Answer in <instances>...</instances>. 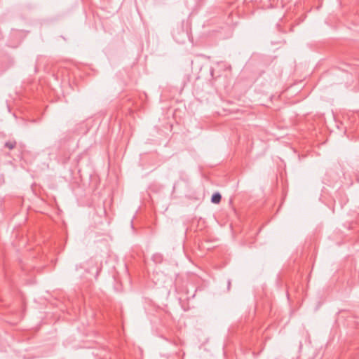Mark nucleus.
Masks as SVG:
<instances>
[{
    "label": "nucleus",
    "mask_w": 359,
    "mask_h": 359,
    "mask_svg": "<svg viewBox=\"0 0 359 359\" xmlns=\"http://www.w3.org/2000/svg\"><path fill=\"white\" fill-rule=\"evenodd\" d=\"M222 196L219 193L217 192L212 194L211 198V202L212 203L217 204L221 201Z\"/></svg>",
    "instance_id": "1"
},
{
    "label": "nucleus",
    "mask_w": 359,
    "mask_h": 359,
    "mask_svg": "<svg viewBox=\"0 0 359 359\" xmlns=\"http://www.w3.org/2000/svg\"><path fill=\"white\" fill-rule=\"evenodd\" d=\"M16 146L15 141H8L5 143V147L8 148L9 149H13Z\"/></svg>",
    "instance_id": "2"
}]
</instances>
